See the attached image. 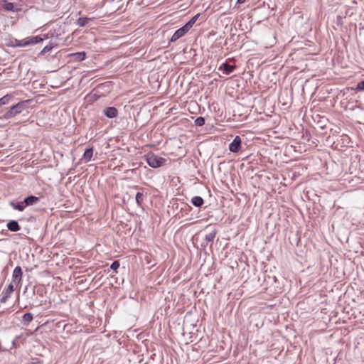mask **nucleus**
Instances as JSON below:
<instances>
[{
	"instance_id": "1",
	"label": "nucleus",
	"mask_w": 364,
	"mask_h": 364,
	"mask_svg": "<svg viewBox=\"0 0 364 364\" xmlns=\"http://www.w3.org/2000/svg\"><path fill=\"white\" fill-rule=\"evenodd\" d=\"M27 102L28 101H21L12 105L9 109L4 113L3 116L4 119H9L21 113L26 108Z\"/></svg>"
},
{
	"instance_id": "2",
	"label": "nucleus",
	"mask_w": 364,
	"mask_h": 364,
	"mask_svg": "<svg viewBox=\"0 0 364 364\" xmlns=\"http://www.w3.org/2000/svg\"><path fill=\"white\" fill-rule=\"evenodd\" d=\"M144 157L149 166L154 168L161 166L166 161L165 159L154 154H148Z\"/></svg>"
},
{
	"instance_id": "3",
	"label": "nucleus",
	"mask_w": 364,
	"mask_h": 364,
	"mask_svg": "<svg viewBox=\"0 0 364 364\" xmlns=\"http://www.w3.org/2000/svg\"><path fill=\"white\" fill-rule=\"evenodd\" d=\"M15 287L13 283H11L5 288L1 292V298L0 299L1 303H5L8 299L11 296V294L14 291Z\"/></svg>"
},
{
	"instance_id": "4",
	"label": "nucleus",
	"mask_w": 364,
	"mask_h": 364,
	"mask_svg": "<svg viewBox=\"0 0 364 364\" xmlns=\"http://www.w3.org/2000/svg\"><path fill=\"white\" fill-rule=\"evenodd\" d=\"M23 272L21 267L17 266L13 271L12 282L13 284L17 286L21 281Z\"/></svg>"
},
{
	"instance_id": "5",
	"label": "nucleus",
	"mask_w": 364,
	"mask_h": 364,
	"mask_svg": "<svg viewBox=\"0 0 364 364\" xmlns=\"http://www.w3.org/2000/svg\"><path fill=\"white\" fill-rule=\"evenodd\" d=\"M242 139L240 136H236L233 141L229 145V149L231 152L237 153L241 149Z\"/></svg>"
},
{
	"instance_id": "6",
	"label": "nucleus",
	"mask_w": 364,
	"mask_h": 364,
	"mask_svg": "<svg viewBox=\"0 0 364 364\" xmlns=\"http://www.w3.org/2000/svg\"><path fill=\"white\" fill-rule=\"evenodd\" d=\"M188 29L186 28V26L184 25L181 28L176 30L174 33L173 34L171 41L175 42L180 38L183 37L186 33L188 32Z\"/></svg>"
},
{
	"instance_id": "7",
	"label": "nucleus",
	"mask_w": 364,
	"mask_h": 364,
	"mask_svg": "<svg viewBox=\"0 0 364 364\" xmlns=\"http://www.w3.org/2000/svg\"><path fill=\"white\" fill-rule=\"evenodd\" d=\"M42 41H43V38L41 36H32V37H29V38L24 39L23 41V43L21 45L23 46L35 45V44H37Z\"/></svg>"
},
{
	"instance_id": "8",
	"label": "nucleus",
	"mask_w": 364,
	"mask_h": 364,
	"mask_svg": "<svg viewBox=\"0 0 364 364\" xmlns=\"http://www.w3.org/2000/svg\"><path fill=\"white\" fill-rule=\"evenodd\" d=\"M103 112L105 115L109 119L116 117L118 114L117 109L114 107H106L104 109Z\"/></svg>"
},
{
	"instance_id": "9",
	"label": "nucleus",
	"mask_w": 364,
	"mask_h": 364,
	"mask_svg": "<svg viewBox=\"0 0 364 364\" xmlns=\"http://www.w3.org/2000/svg\"><path fill=\"white\" fill-rule=\"evenodd\" d=\"M235 69V65H230L227 63H222L220 65V66L219 67V70H223V73H225L226 75L230 74L231 73H232L234 71Z\"/></svg>"
},
{
	"instance_id": "10",
	"label": "nucleus",
	"mask_w": 364,
	"mask_h": 364,
	"mask_svg": "<svg viewBox=\"0 0 364 364\" xmlns=\"http://www.w3.org/2000/svg\"><path fill=\"white\" fill-rule=\"evenodd\" d=\"M6 227L11 232H17L21 229L18 221L15 220L9 221L6 224Z\"/></svg>"
},
{
	"instance_id": "11",
	"label": "nucleus",
	"mask_w": 364,
	"mask_h": 364,
	"mask_svg": "<svg viewBox=\"0 0 364 364\" xmlns=\"http://www.w3.org/2000/svg\"><path fill=\"white\" fill-rule=\"evenodd\" d=\"M39 200H40V199L38 197H36L35 196H29L24 198L23 203L26 207V206L33 205L36 204V203H38Z\"/></svg>"
},
{
	"instance_id": "12",
	"label": "nucleus",
	"mask_w": 364,
	"mask_h": 364,
	"mask_svg": "<svg viewBox=\"0 0 364 364\" xmlns=\"http://www.w3.org/2000/svg\"><path fill=\"white\" fill-rule=\"evenodd\" d=\"M191 203L198 208H200L204 204V200L200 196H194L191 198Z\"/></svg>"
},
{
	"instance_id": "13",
	"label": "nucleus",
	"mask_w": 364,
	"mask_h": 364,
	"mask_svg": "<svg viewBox=\"0 0 364 364\" xmlns=\"http://www.w3.org/2000/svg\"><path fill=\"white\" fill-rule=\"evenodd\" d=\"M92 20V18H87V17H80L77 20V25L80 26V27H84V26H86L87 25H88V23L90 22H91Z\"/></svg>"
},
{
	"instance_id": "14",
	"label": "nucleus",
	"mask_w": 364,
	"mask_h": 364,
	"mask_svg": "<svg viewBox=\"0 0 364 364\" xmlns=\"http://www.w3.org/2000/svg\"><path fill=\"white\" fill-rule=\"evenodd\" d=\"M92 155H93V149L92 147L86 149L84 152L82 159L85 162H88L91 160Z\"/></svg>"
},
{
	"instance_id": "15",
	"label": "nucleus",
	"mask_w": 364,
	"mask_h": 364,
	"mask_svg": "<svg viewBox=\"0 0 364 364\" xmlns=\"http://www.w3.org/2000/svg\"><path fill=\"white\" fill-rule=\"evenodd\" d=\"M9 204L14 210H17L18 211H23L26 208V205H25L23 201L18 202V203H15L14 201H11Z\"/></svg>"
},
{
	"instance_id": "16",
	"label": "nucleus",
	"mask_w": 364,
	"mask_h": 364,
	"mask_svg": "<svg viewBox=\"0 0 364 364\" xmlns=\"http://www.w3.org/2000/svg\"><path fill=\"white\" fill-rule=\"evenodd\" d=\"M70 56L73 57L75 60L82 61L85 58L86 53L85 52H78L71 53Z\"/></svg>"
},
{
	"instance_id": "17",
	"label": "nucleus",
	"mask_w": 364,
	"mask_h": 364,
	"mask_svg": "<svg viewBox=\"0 0 364 364\" xmlns=\"http://www.w3.org/2000/svg\"><path fill=\"white\" fill-rule=\"evenodd\" d=\"M217 232H218L217 230H215V229L213 230L211 232H210L209 233L205 235V240L208 242L213 243L214 238L215 237V236L217 235Z\"/></svg>"
},
{
	"instance_id": "18",
	"label": "nucleus",
	"mask_w": 364,
	"mask_h": 364,
	"mask_svg": "<svg viewBox=\"0 0 364 364\" xmlns=\"http://www.w3.org/2000/svg\"><path fill=\"white\" fill-rule=\"evenodd\" d=\"M200 14L195 15L185 24V26L188 30H190L192 28V26L195 24Z\"/></svg>"
},
{
	"instance_id": "19",
	"label": "nucleus",
	"mask_w": 364,
	"mask_h": 364,
	"mask_svg": "<svg viewBox=\"0 0 364 364\" xmlns=\"http://www.w3.org/2000/svg\"><path fill=\"white\" fill-rule=\"evenodd\" d=\"M13 99L12 95H6L0 98V106L7 105Z\"/></svg>"
},
{
	"instance_id": "20",
	"label": "nucleus",
	"mask_w": 364,
	"mask_h": 364,
	"mask_svg": "<svg viewBox=\"0 0 364 364\" xmlns=\"http://www.w3.org/2000/svg\"><path fill=\"white\" fill-rule=\"evenodd\" d=\"M33 314H31V313H26L23 316V322L24 323V324H28V323H30L32 320H33Z\"/></svg>"
},
{
	"instance_id": "21",
	"label": "nucleus",
	"mask_w": 364,
	"mask_h": 364,
	"mask_svg": "<svg viewBox=\"0 0 364 364\" xmlns=\"http://www.w3.org/2000/svg\"><path fill=\"white\" fill-rule=\"evenodd\" d=\"M144 194L140 193V192H138L136 193V196H135V200H136V204L139 205V206H141L142 202H143V200H144Z\"/></svg>"
},
{
	"instance_id": "22",
	"label": "nucleus",
	"mask_w": 364,
	"mask_h": 364,
	"mask_svg": "<svg viewBox=\"0 0 364 364\" xmlns=\"http://www.w3.org/2000/svg\"><path fill=\"white\" fill-rule=\"evenodd\" d=\"M194 124L196 126L201 127L205 124V118L203 117H198L196 119Z\"/></svg>"
},
{
	"instance_id": "23",
	"label": "nucleus",
	"mask_w": 364,
	"mask_h": 364,
	"mask_svg": "<svg viewBox=\"0 0 364 364\" xmlns=\"http://www.w3.org/2000/svg\"><path fill=\"white\" fill-rule=\"evenodd\" d=\"M53 45L52 43L49 44V45H47L46 46H45L43 48V49L41 50V54H45L46 53H48L49 51H50L53 48Z\"/></svg>"
},
{
	"instance_id": "24",
	"label": "nucleus",
	"mask_w": 364,
	"mask_h": 364,
	"mask_svg": "<svg viewBox=\"0 0 364 364\" xmlns=\"http://www.w3.org/2000/svg\"><path fill=\"white\" fill-rule=\"evenodd\" d=\"M119 261H114L110 265V269L116 271L119 267Z\"/></svg>"
},
{
	"instance_id": "25",
	"label": "nucleus",
	"mask_w": 364,
	"mask_h": 364,
	"mask_svg": "<svg viewBox=\"0 0 364 364\" xmlns=\"http://www.w3.org/2000/svg\"><path fill=\"white\" fill-rule=\"evenodd\" d=\"M5 9H6L7 11H13L14 10V5L13 3H6L5 4Z\"/></svg>"
},
{
	"instance_id": "26",
	"label": "nucleus",
	"mask_w": 364,
	"mask_h": 364,
	"mask_svg": "<svg viewBox=\"0 0 364 364\" xmlns=\"http://www.w3.org/2000/svg\"><path fill=\"white\" fill-rule=\"evenodd\" d=\"M356 89L360 91L364 90V80H362L361 82L358 83Z\"/></svg>"
},
{
	"instance_id": "27",
	"label": "nucleus",
	"mask_w": 364,
	"mask_h": 364,
	"mask_svg": "<svg viewBox=\"0 0 364 364\" xmlns=\"http://www.w3.org/2000/svg\"><path fill=\"white\" fill-rule=\"evenodd\" d=\"M18 339V337H16L13 341H12V346L16 348V341Z\"/></svg>"
},
{
	"instance_id": "28",
	"label": "nucleus",
	"mask_w": 364,
	"mask_h": 364,
	"mask_svg": "<svg viewBox=\"0 0 364 364\" xmlns=\"http://www.w3.org/2000/svg\"><path fill=\"white\" fill-rule=\"evenodd\" d=\"M30 364H43V362L41 361V360H37L36 362H32Z\"/></svg>"
},
{
	"instance_id": "29",
	"label": "nucleus",
	"mask_w": 364,
	"mask_h": 364,
	"mask_svg": "<svg viewBox=\"0 0 364 364\" xmlns=\"http://www.w3.org/2000/svg\"><path fill=\"white\" fill-rule=\"evenodd\" d=\"M245 1H246V0H237V3L239 4H242L245 3Z\"/></svg>"
}]
</instances>
